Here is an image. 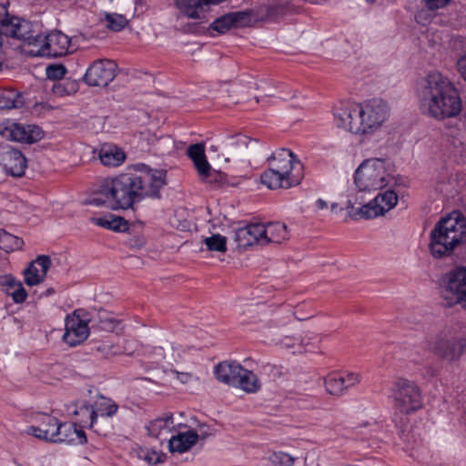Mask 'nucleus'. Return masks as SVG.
I'll list each match as a JSON object with an SVG mask.
<instances>
[{
  "label": "nucleus",
  "instance_id": "1",
  "mask_svg": "<svg viewBox=\"0 0 466 466\" xmlns=\"http://www.w3.org/2000/svg\"><path fill=\"white\" fill-rule=\"evenodd\" d=\"M166 185V172L151 170L143 174L123 173L103 181L90 204L117 209H128L145 198H160Z\"/></svg>",
  "mask_w": 466,
  "mask_h": 466
},
{
  "label": "nucleus",
  "instance_id": "2",
  "mask_svg": "<svg viewBox=\"0 0 466 466\" xmlns=\"http://www.w3.org/2000/svg\"><path fill=\"white\" fill-rule=\"evenodd\" d=\"M421 110L436 119L453 117L461 110V100L452 83L440 72H431L418 89Z\"/></svg>",
  "mask_w": 466,
  "mask_h": 466
},
{
  "label": "nucleus",
  "instance_id": "3",
  "mask_svg": "<svg viewBox=\"0 0 466 466\" xmlns=\"http://www.w3.org/2000/svg\"><path fill=\"white\" fill-rule=\"evenodd\" d=\"M466 242V220L460 213L441 218L431 232L429 248L435 258L451 256L454 249Z\"/></svg>",
  "mask_w": 466,
  "mask_h": 466
},
{
  "label": "nucleus",
  "instance_id": "4",
  "mask_svg": "<svg viewBox=\"0 0 466 466\" xmlns=\"http://www.w3.org/2000/svg\"><path fill=\"white\" fill-rule=\"evenodd\" d=\"M354 182L360 191L382 190L396 185L390 165L382 158L364 160L355 171Z\"/></svg>",
  "mask_w": 466,
  "mask_h": 466
},
{
  "label": "nucleus",
  "instance_id": "5",
  "mask_svg": "<svg viewBox=\"0 0 466 466\" xmlns=\"http://www.w3.org/2000/svg\"><path fill=\"white\" fill-rule=\"evenodd\" d=\"M439 289L447 307L462 306L466 302V267H456L443 274Z\"/></svg>",
  "mask_w": 466,
  "mask_h": 466
},
{
  "label": "nucleus",
  "instance_id": "6",
  "mask_svg": "<svg viewBox=\"0 0 466 466\" xmlns=\"http://www.w3.org/2000/svg\"><path fill=\"white\" fill-rule=\"evenodd\" d=\"M392 392L394 407L400 413L410 414L422 407L420 390L413 381L399 379Z\"/></svg>",
  "mask_w": 466,
  "mask_h": 466
},
{
  "label": "nucleus",
  "instance_id": "7",
  "mask_svg": "<svg viewBox=\"0 0 466 466\" xmlns=\"http://www.w3.org/2000/svg\"><path fill=\"white\" fill-rule=\"evenodd\" d=\"M427 349L436 356L453 360L461 354L462 345L449 330H441L426 338Z\"/></svg>",
  "mask_w": 466,
  "mask_h": 466
},
{
  "label": "nucleus",
  "instance_id": "8",
  "mask_svg": "<svg viewBox=\"0 0 466 466\" xmlns=\"http://www.w3.org/2000/svg\"><path fill=\"white\" fill-rule=\"evenodd\" d=\"M362 104L346 103L334 112V122L339 128L362 135Z\"/></svg>",
  "mask_w": 466,
  "mask_h": 466
},
{
  "label": "nucleus",
  "instance_id": "9",
  "mask_svg": "<svg viewBox=\"0 0 466 466\" xmlns=\"http://www.w3.org/2000/svg\"><path fill=\"white\" fill-rule=\"evenodd\" d=\"M388 105L381 99H372L362 104V135L378 130L389 116Z\"/></svg>",
  "mask_w": 466,
  "mask_h": 466
},
{
  "label": "nucleus",
  "instance_id": "10",
  "mask_svg": "<svg viewBox=\"0 0 466 466\" xmlns=\"http://www.w3.org/2000/svg\"><path fill=\"white\" fill-rule=\"evenodd\" d=\"M116 64L111 60H96L86 69L83 79L89 86L105 87L116 77Z\"/></svg>",
  "mask_w": 466,
  "mask_h": 466
},
{
  "label": "nucleus",
  "instance_id": "11",
  "mask_svg": "<svg viewBox=\"0 0 466 466\" xmlns=\"http://www.w3.org/2000/svg\"><path fill=\"white\" fill-rule=\"evenodd\" d=\"M0 135L8 140L33 144L43 137V131L35 125L7 122L0 126Z\"/></svg>",
  "mask_w": 466,
  "mask_h": 466
},
{
  "label": "nucleus",
  "instance_id": "12",
  "mask_svg": "<svg viewBox=\"0 0 466 466\" xmlns=\"http://www.w3.org/2000/svg\"><path fill=\"white\" fill-rule=\"evenodd\" d=\"M269 166L280 172L282 176L290 181L298 179V185L301 180V174H293V170L302 169V164L296 160L295 155L289 149L279 148L274 152L268 158Z\"/></svg>",
  "mask_w": 466,
  "mask_h": 466
},
{
  "label": "nucleus",
  "instance_id": "13",
  "mask_svg": "<svg viewBox=\"0 0 466 466\" xmlns=\"http://www.w3.org/2000/svg\"><path fill=\"white\" fill-rule=\"evenodd\" d=\"M4 34L23 40L28 45L37 46L42 42V35L35 32L32 23L16 16H12L9 23L5 24Z\"/></svg>",
  "mask_w": 466,
  "mask_h": 466
},
{
  "label": "nucleus",
  "instance_id": "14",
  "mask_svg": "<svg viewBox=\"0 0 466 466\" xmlns=\"http://www.w3.org/2000/svg\"><path fill=\"white\" fill-rule=\"evenodd\" d=\"M27 161L21 151L11 146L0 147V165L7 174L22 177L25 174Z\"/></svg>",
  "mask_w": 466,
  "mask_h": 466
},
{
  "label": "nucleus",
  "instance_id": "15",
  "mask_svg": "<svg viewBox=\"0 0 466 466\" xmlns=\"http://www.w3.org/2000/svg\"><path fill=\"white\" fill-rule=\"evenodd\" d=\"M37 46H40L39 52L42 56L57 57L68 53L70 39L62 32L54 31L45 37L42 36V42Z\"/></svg>",
  "mask_w": 466,
  "mask_h": 466
},
{
  "label": "nucleus",
  "instance_id": "16",
  "mask_svg": "<svg viewBox=\"0 0 466 466\" xmlns=\"http://www.w3.org/2000/svg\"><path fill=\"white\" fill-rule=\"evenodd\" d=\"M76 310L68 315L65 320V334L63 339L70 346H76L86 339L89 334L87 323L76 314Z\"/></svg>",
  "mask_w": 466,
  "mask_h": 466
},
{
  "label": "nucleus",
  "instance_id": "17",
  "mask_svg": "<svg viewBox=\"0 0 466 466\" xmlns=\"http://www.w3.org/2000/svg\"><path fill=\"white\" fill-rule=\"evenodd\" d=\"M257 144V140H252L241 134L228 137L221 144V157H224L225 161L228 162L231 158L240 157L248 148L249 145L253 147Z\"/></svg>",
  "mask_w": 466,
  "mask_h": 466
},
{
  "label": "nucleus",
  "instance_id": "18",
  "mask_svg": "<svg viewBox=\"0 0 466 466\" xmlns=\"http://www.w3.org/2000/svg\"><path fill=\"white\" fill-rule=\"evenodd\" d=\"M50 266L51 258L49 256H38L24 270L25 283L28 286H35L43 282Z\"/></svg>",
  "mask_w": 466,
  "mask_h": 466
},
{
  "label": "nucleus",
  "instance_id": "19",
  "mask_svg": "<svg viewBox=\"0 0 466 466\" xmlns=\"http://www.w3.org/2000/svg\"><path fill=\"white\" fill-rule=\"evenodd\" d=\"M262 224H251L244 228H238L234 233V240L238 248H246L253 245L260 246Z\"/></svg>",
  "mask_w": 466,
  "mask_h": 466
},
{
  "label": "nucleus",
  "instance_id": "20",
  "mask_svg": "<svg viewBox=\"0 0 466 466\" xmlns=\"http://www.w3.org/2000/svg\"><path fill=\"white\" fill-rule=\"evenodd\" d=\"M241 372H243V367L235 361H222L214 368L216 379L221 383L231 386H237Z\"/></svg>",
  "mask_w": 466,
  "mask_h": 466
},
{
  "label": "nucleus",
  "instance_id": "21",
  "mask_svg": "<svg viewBox=\"0 0 466 466\" xmlns=\"http://www.w3.org/2000/svg\"><path fill=\"white\" fill-rule=\"evenodd\" d=\"M249 22V15L247 12H231L217 18L210 27L218 32L225 33L231 27L245 26Z\"/></svg>",
  "mask_w": 466,
  "mask_h": 466
},
{
  "label": "nucleus",
  "instance_id": "22",
  "mask_svg": "<svg viewBox=\"0 0 466 466\" xmlns=\"http://www.w3.org/2000/svg\"><path fill=\"white\" fill-rule=\"evenodd\" d=\"M58 420L56 417L45 415L42 418L39 426H30L27 429V433L35 437L45 440L47 441L55 442V438L57 437L56 428L57 427Z\"/></svg>",
  "mask_w": 466,
  "mask_h": 466
},
{
  "label": "nucleus",
  "instance_id": "23",
  "mask_svg": "<svg viewBox=\"0 0 466 466\" xmlns=\"http://www.w3.org/2000/svg\"><path fill=\"white\" fill-rule=\"evenodd\" d=\"M262 231L264 232H261L260 246L281 243L289 236L286 225L279 222L262 224Z\"/></svg>",
  "mask_w": 466,
  "mask_h": 466
},
{
  "label": "nucleus",
  "instance_id": "24",
  "mask_svg": "<svg viewBox=\"0 0 466 466\" xmlns=\"http://www.w3.org/2000/svg\"><path fill=\"white\" fill-rule=\"evenodd\" d=\"M260 181L269 189L289 188L298 185V179L290 181L273 167H269L261 174Z\"/></svg>",
  "mask_w": 466,
  "mask_h": 466
},
{
  "label": "nucleus",
  "instance_id": "25",
  "mask_svg": "<svg viewBox=\"0 0 466 466\" xmlns=\"http://www.w3.org/2000/svg\"><path fill=\"white\" fill-rule=\"evenodd\" d=\"M199 435L194 431L178 433L168 441V448L171 452H185L198 441Z\"/></svg>",
  "mask_w": 466,
  "mask_h": 466
},
{
  "label": "nucleus",
  "instance_id": "26",
  "mask_svg": "<svg viewBox=\"0 0 466 466\" xmlns=\"http://www.w3.org/2000/svg\"><path fill=\"white\" fill-rule=\"evenodd\" d=\"M99 158L104 166L117 167L126 159L124 151L113 145H104L99 150Z\"/></svg>",
  "mask_w": 466,
  "mask_h": 466
},
{
  "label": "nucleus",
  "instance_id": "27",
  "mask_svg": "<svg viewBox=\"0 0 466 466\" xmlns=\"http://www.w3.org/2000/svg\"><path fill=\"white\" fill-rule=\"evenodd\" d=\"M174 428V421L172 415L166 418H157L148 424L147 427L148 434L154 438L161 439L166 438Z\"/></svg>",
  "mask_w": 466,
  "mask_h": 466
},
{
  "label": "nucleus",
  "instance_id": "28",
  "mask_svg": "<svg viewBox=\"0 0 466 466\" xmlns=\"http://www.w3.org/2000/svg\"><path fill=\"white\" fill-rule=\"evenodd\" d=\"M90 221L96 226L113 231H125L127 228V223L123 218L112 214L99 218L91 217Z\"/></svg>",
  "mask_w": 466,
  "mask_h": 466
},
{
  "label": "nucleus",
  "instance_id": "29",
  "mask_svg": "<svg viewBox=\"0 0 466 466\" xmlns=\"http://www.w3.org/2000/svg\"><path fill=\"white\" fill-rule=\"evenodd\" d=\"M23 96L15 89H0V109H12L23 106Z\"/></svg>",
  "mask_w": 466,
  "mask_h": 466
},
{
  "label": "nucleus",
  "instance_id": "30",
  "mask_svg": "<svg viewBox=\"0 0 466 466\" xmlns=\"http://www.w3.org/2000/svg\"><path fill=\"white\" fill-rule=\"evenodd\" d=\"M236 387H239L246 392L254 393L260 389L261 383L255 373L243 368Z\"/></svg>",
  "mask_w": 466,
  "mask_h": 466
},
{
  "label": "nucleus",
  "instance_id": "31",
  "mask_svg": "<svg viewBox=\"0 0 466 466\" xmlns=\"http://www.w3.org/2000/svg\"><path fill=\"white\" fill-rule=\"evenodd\" d=\"M324 383L327 392L330 395L339 397L341 396L346 390L341 374H329L325 378Z\"/></svg>",
  "mask_w": 466,
  "mask_h": 466
},
{
  "label": "nucleus",
  "instance_id": "32",
  "mask_svg": "<svg viewBox=\"0 0 466 466\" xmlns=\"http://www.w3.org/2000/svg\"><path fill=\"white\" fill-rule=\"evenodd\" d=\"M90 321L93 328L106 332L114 331L119 324L118 320L110 317L106 312L97 314V317L92 318Z\"/></svg>",
  "mask_w": 466,
  "mask_h": 466
},
{
  "label": "nucleus",
  "instance_id": "33",
  "mask_svg": "<svg viewBox=\"0 0 466 466\" xmlns=\"http://www.w3.org/2000/svg\"><path fill=\"white\" fill-rule=\"evenodd\" d=\"M79 84L76 80L66 78L63 82L53 84L52 92L56 96H70L77 92Z\"/></svg>",
  "mask_w": 466,
  "mask_h": 466
},
{
  "label": "nucleus",
  "instance_id": "34",
  "mask_svg": "<svg viewBox=\"0 0 466 466\" xmlns=\"http://www.w3.org/2000/svg\"><path fill=\"white\" fill-rule=\"evenodd\" d=\"M24 241L5 230L0 229V248L5 252H12L22 248Z\"/></svg>",
  "mask_w": 466,
  "mask_h": 466
},
{
  "label": "nucleus",
  "instance_id": "35",
  "mask_svg": "<svg viewBox=\"0 0 466 466\" xmlns=\"http://www.w3.org/2000/svg\"><path fill=\"white\" fill-rule=\"evenodd\" d=\"M56 433L57 437L55 438V442H72L75 441L76 425L66 422L60 423L58 421Z\"/></svg>",
  "mask_w": 466,
  "mask_h": 466
},
{
  "label": "nucleus",
  "instance_id": "36",
  "mask_svg": "<svg viewBox=\"0 0 466 466\" xmlns=\"http://www.w3.org/2000/svg\"><path fill=\"white\" fill-rule=\"evenodd\" d=\"M203 242L208 251L224 254L228 250L227 238L220 234H212L210 237L205 238Z\"/></svg>",
  "mask_w": 466,
  "mask_h": 466
},
{
  "label": "nucleus",
  "instance_id": "37",
  "mask_svg": "<svg viewBox=\"0 0 466 466\" xmlns=\"http://www.w3.org/2000/svg\"><path fill=\"white\" fill-rule=\"evenodd\" d=\"M359 213L360 216L366 219L374 218L378 216L383 215V208L382 205L378 201L376 198L363 205Z\"/></svg>",
  "mask_w": 466,
  "mask_h": 466
},
{
  "label": "nucleus",
  "instance_id": "38",
  "mask_svg": "<svg viewBox=\"0 0 466 466\" xmlns=\"http://www.w3.org/2000/svg\"><path fill=\"white\" fill-rule=\"evenodd\" d=\"M375 198L382 205L384 213L393 208L398 202V196L391 187L379 193Z\"/></svg>",
  "mask_w": 466,
  "mask_h": 466
},
{
  "label": "nucleus",
  "instance_id": "39",
  "mask_svg": "<svg viewBox=\"0 0 466 466\" xmlns=\"http://www.w3.org/2000/svg\"><path fill=\"white\" fill-rule=\"evenodd\" d=\"M117 405L109 399L102 397L100 400L96 403L95 410L97 412V416H107L112 417L117 411Z\"/></svg>",
  "mask_w": 466,
  "mask_h": 466
},
{
  "label": "nucleus",
  "instance_id": "40",
  "mask_svg": "<svg viewBox=\"0 0 466 466\" xmlns=\"http://www.w3.org/2000/svg\"><path fill=\"white\" fill-rule=\"evenodd\" d=\"M194 165L198 170L199 177H201V180L206 183L213 182L212 179H209V177H212L213 175L220 176V173L218 172H211V167L206 157L194 162Z\"/></svg>",
  "mask_w": 466,
  "mask_h": 466
},
{
  "label": "nucleus",
  "instance_id": "41",
  "mask_svg": "<svg viewBox=\"0 0 466 466\" xmlns=\"http://www.w3.org/2000/svg\"><path fill=\"white\" fill-rule=\"evenodd\" d=\"M273 466H292L296 459L289 453L283 451H275L268 458Z\"/></svg>",
  "mask_w": 466,
  "mask_h": 466
},
{
  "label": "nucleus",
  "instance_id": "42",
  "mask_svg": "<svg viewBox=\"0 0 466 466\" xmlns=\"http://www.w3.org/2000/svg\"><path fill=\"white\" fill-rule=\"evenodd\" d=\"M96 350L101 354L102 357L109 359L122 353H127L126 350H122L121 347L108 342H102L99 344Z\"/></svg>",
  "mask_w": 466,
  "mask_h": 466
},
{
  "label": "nucleus",
  "instance_id": "43",
  "mask_svg": "<svg viewBox=\"0 0 466 466\" xmlns=\"http://www.w3.org/2000/svg\"><path fill=\"white\" fill-rule=\"evenodd\" d=\"M106 21L107 27L116 32L122 30L127 23L125 16L117 14H106Z\"/></svg>",
  "mask_w": 466,
  "mask_h": 466
},
{
  "label": "nucleus",
  "instance_id": "44",
  "mask_svg": "<svg viewBox=\"0 0 466 466\" xmlns=\"http://www.w3.org/2000/svg\"><path fill=\"white\" fill-rule=\"evenodd\" d=\"M73 414L74 415H81V416L88 419L90 421V423H89L90 428L93 427V425L97 418V412L95 410V409L92 406H90L89 404H86V403L82 404L77 409H76L74 410Z\"/></svg>",
  "mask_w": 466,
  "mask_h": 466
},
{
  "label": "nucleus",
  "instance_id": "45",
  "mask_svg": "<svg viewBox=\"0 0 466 466\" xmlns=\"http://www.w3.org/2000/svg\"><path fill=\"white\" fill-rule=\"evenodd\" d=\"M66 73L63 65H51L46 67V76L51 80L62 79Z\"/></svg>",
  "mask_w": 466,
  "mask_h": 466
},
{
  "label": "nucleus",
  "instance_id": "46",
  "mask_svg": "<svg viewBox=\"0 0 466 466\" xmlns=\"http://www.w3.org/2000/svg\"><path fill=\"white\" fill-rule=\"evenodd\" d=\"M187 155L194 163L206 157L205 147L202 144H193L187 148Z\"/></svg>",
  "mask_w": 466,
  "mask_h": 466
},
{
  "label": "nucleus",
  "instance_id": "47",
  "mask_svg": "<svg viewBox=\"0 0 466 466\" xmlns=\"http://www.w3.org/2000/svg\"><path fill=\"white\" fill-rule=\"evenodd\" d=\"M15 303H23L27 298V292L20 282L16 287L10 292H8Z\"/></svg>",
  "mask_w": 466,
  "mask_h": 466
},
{
  "label": "nucleus",
  "instance_id": "48",
  "mask_svg": "<svg viewBox=\"0 0 466 466\" xmlns=\"http://www.w3.org/2000/svg\"><path fill=\"white\" fill-rule=\"evenodd\" d=\"M19 283L20 281H17L11 275L0 276V286L7 295L8 292L12 291Z\"/></svg>",
  "mask_w": 466,
  "mask_h": 466
},
{
  "label": "nucleus",
  "instance_id": "49",
  "mask_svg": "<svg viewBox=\"0 0 466 466\" xmlns=\"http://www.w3.org/2000/svg\"><path fill=\"white\" fill-rule=\"evenodd\" d=\"M170 372L176 376V379L181 384H188L191 381H198V380H199V378L198 376H195L191 372H182V371H178L177 370H170Z\"/></svg>",
  "mask_w": 466,
  "mask_h": 466
},
{
  "label": "nucleus",
  "instance_id": "50",
  "mask_svg": "<svg viewBox=\"0 0 466 466\" xmlns=\"http://www.w3.org/2000/svg\"><path fill=\"white\" fill-rule=\"evenodd\" d=\"M139 457L149 464H157L161 461V455L155 451H141L139 453Z\"/></svg>",
  "mask_w": 466,
  "mask_h": 466
},
{
  "label": "nucleus",
  "instance_id": "51",
  "mask_svg": "<svg viewBox=\"0 0 466 466\" xmlns=\"http://www.w3.org/2000/svg\"><path fill=\"white\" fill-rule=\"evenodd\" d=\"M342 379L344 380L346 390L360 381V377L357 373H348L346 376H342Z\"/></svg>",
  "mask_w": 466,
  "mask_h": 466
},
{
  "label": "nucleus",
  "instance_id": "52",
  "mask_svg": "<svg viewBox=\"0 0 466 466\" xmlns=\"http://www.w3.org/2000/svg\"><path fill=\"white\" fill-rule=\"evenodd\" d=\"M12 16L7 11V5L0 3V25H2L3 30L5 27V24H8Z\"/></svg>",
  "mask_w": 466,
  "mask_h": 466
},
{
  "label": "nucleus",
  "instance_id": "53",
  "mask_svg": "<svg viewBox=\"0 0 466 466\" xmlns=\"http://www.w3.org/2000/svg\"><path fill=\"white\" fill-rule=\"evenodd\" d=\"M429 9L434 10L446 6L451 0H423Z\"/></svg>",
  "mask_w": 466,
  "mask_h": 466
},
{
  "label": "nucleus",
  "instance_id": "54",
  "mask_svg": "<svg viewBox=\"0 0 466 466\" xmlns=\"http://www.w3.org/2000/svg\"><path fill=\"white\" fill-rule=\"evenodd\" d=\"M458 71L461 77L466 81V55L461 56L457 62Z\"/></svg>",
  "mask_w": 466,
  "mask_h": 466
},
{
  "label": "nucleus",
  "instance_id": "55",
  "mask_svg": "<svg viewBox=\"0 0 466 466\" xmlns=\"http://www.w3.org/2000/svg\"><path fill=\"white\" fill-rule=\"evenodd\" d=\"M77 438L79 440L80 443H86V436L85 431L82 429L76 428V433L75 435V439Z\"/></svg>",
  "mask_w": 466,
  "mask_h": 466
},
{
  "label": "nucleus",
  "instance_id": "56",
  "mask_svg": "<svg viewBox=\"0 0 466 466\" xmlns=\"http://www.w3.org/2000/svg\"><path fill=\"white\" fill-rule=\"evenodd\" d=\"M209 179H212L213 182L212 183H209L210 185H213V186H218L222 180H223V176L222 174L220 173V176H215L213 175L212 177H209Z\"/></svg>",
  "mask_w": 466,
  "mask_h": 466
},
{
  "label": "nucleus",
  "instance_id": "57",
  "mask_svg": "<svg viewBox=\"0 0 466 466\" xmlns=\"http://www.w3.org/2000/svg\"><path fill=\"white\" fill-rule=\"evenodd\" d=\"M316 206L319 209H324L328 207V204L325 200L321 199V198H319L317 201H316Z\"/></svg>",
  "mask_w": 466,
  "mask_h": 466
},
{
  "label": "nucleus",
  "instance_id": "58",
  "mask_svg": "<svg viewBox=\"0 0 466 466\" xmlns=\"http://www.w3.org/2000/svg\"><path fill=\"white\" fill-rule=\"evenodd\" d=\"M54 292H55V290H54L53 289H48L46 290V293H47L48 295L53 294Z\"/></svg>",
  "mask_w": 466,
  "mask_h": 466
},
{
  "label": "nucleus",
  "instance_id": "59",
  "mask_svg": "<svg viewBox=\"0 0 466 466\" xmlns=\"http://www.w3.org/2000/svg\"><path fill=\"white\" fill-rule=\"evenodd\" d=\"M337 208V204L336 203H333L331 204V210H335V208Z\"/></svg>",
  "mask_w": 466,
  "mask_h": 466
}]
</instances>
